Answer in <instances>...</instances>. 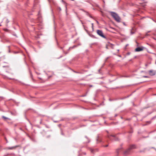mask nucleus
<instances>
[{
	"mask_svg": "<svg viewBox=\"0 0 156 156\" xmlns=\"http://www.w3.org/2000/svg\"><path fill=\"white\" fill-rule=\"evenodd\" d=\"M121 150L120 148H119L116 150V152L117 153H118L119 152V151Z\"/></svg>",
	"mask_w": 156,
	"mask_h": 156,
	"instance_id": "ddd939ff",
	"label": "nucleus"
},
{
	"mask_svg": "<svg viewBox=\"0 0 156 156\" xmlns=\"http://www.w3.org/2000/svg\"><path fill=\"white\" fill-rule=\"evenodd\" d=\"M59 9L60 10H61V9L60 8H59Z\"/></svg>",
	"mask_w": 156,
	"mask_h": 156,
	"instance_id": "4be33fe9",
	"label": "nucleus"
},
{
	"mask_svg": "<svg viewBox=\"0 0 156 156\" xmlns=\"http://www.w3.org/2000/svg\"><path fill=\"white\" fill-rule=\"evenodd\" d=\"M83 154H84V155H86V153L85 152H83Z\"/></svg>",
	"mask_w": 156,
	"mask_h": 156,
	"instance_id": "6ab92c4d",
	"label": "nucleus"
},
{
	"mask_svg": "<svg viewBox=\"0 0 156 156\" xmlns=\"http://www.w3.org/2000/svg\"><path fill=\"white\" fill-rule=\"evenodd\" d=\"M100 70H101V69H100L98 71H99V73L100 72Z\"/></svg>",
	"mask_w": 156,
	"mask_h": 156,
	"instance_id": "aec40b11",
	"label": "nucleus"
},
{
	"mask_svg": "<svg viewBox=\"0 0 156 156\" xmlns=\"http://www.w3.org/2000/svg\"><path fill=\"white\" fill-rule=\"evenodd\" d=\"M108 138L109 140L112 141L118 140V138L114 135H108Z\"/></svg>",
	"mask_w": 156,
	"mask_h": 156,
	"instance_id": "20e7f679",
	"label": "nucleus"
},
{
	"mask_svg": "<svg viewBox=\"0 0 156 156\" xmlns=\"http://www.w3.org/2000/svg\"><path fill=\"white\" fill-rule=\"evenodd\" d=\"M2 118L5 120H6V119H8V118L4 116H2Z\"/></svg>",
	"mask_w": 156,
	"mask_h": 156,
	"instance_id": "4468645a",
	"label": "nucleus"
},
{
	"mask_svg": "<svg viewBox=\"0 0 156 156\" xmlns=\"http://www.w3.org/2000/svg\"><path fill=\"white\" fill-rule=\"evenodd\" d=\"M131 34H134V33L132 32H131Z\"/></svg>",
	"mask_w": 156,
	"mask_h": 156,
	"instance_id": "412c9836",
	"label": "nucleus"
},
{
	"mask_svg": "<svg viewBox=\"0 0 156 156\" xmlns=\"http://www.w3.org/2000/svg\"><path fill=\"white\" fill-rule=\"evenodd\" d=\"M155 150L156 151V149H155Z\"/></svg>",
	"mask_w": 156,
	"mask_h": 156,
	"instance_id": "7c9ffc66",
	"label": "nucleus"
},
{
	"mask_svg": "<svg viewBox=\"0 0 156 156\" xmlns=\"http://www.w3.org/2000/svg\"><path fill=\"white\" fill-rule=\"evenodd\" d=\"M90 150L92 153H94L95 152L97 151H98V149H94L92 148H90Z\"/></svg>",
	"mask_w": 156,
	"mask_h": 156,
	"instance_id": "6e6552de",
	"label": "nucleus"
},
{
	"mask_svg": "<svg viewBox=\"0 0 156 156\" xmlns=\"http://www.w3.org/2000/svg\"><path fill=\"white\" fill-rule=\"evenodd\" d=\"M149 74L151 76L155 75L156 74V71L151 70L148 71Z\"/></svg>",
	"mask_w": 156,
	"mask_h": 156,
	"instance_id": "39448f33",
	"label": "nucleus"
},
{
	"mask_svg": "<svg viewBox=\"0 0 156 156\" xmlns=\"http://www.w3.org/2000/svg\"><path fill=\"white\" fill-rule=\"evenodd\" d=\"M30 77L31 78V79L33 80V75L31 73L30 71Z\"/></svg>",
	"mask_w": 156,
	"mask_h": 156,
	"instance_id": "9b49d317",
	"label": "nucleus"
},
{
	"mask_svg": "<svg viewBox=\"0 0 156 156\" xmlns=\"http://www.w3.org/2000/svg\"><path fill=\"white\" fill-rule=\"evenodd\" d=\"M76 46H74L72 47H70L69 48V49L68 50V51H67V52H65V51H64L63 52L64 53V54H65L66 55L67 54H68L69 52V51H70V50L71 49H73V48H74L75 47H76Z\"/></svg>",
	"mask_w": 156,
	"mask_h": 156,
	"instance_id": "0eeeda50",
	"label": "nucleus"
},
{
	"mask_svg": "<svg viewBox=\"0 0 156 156\" xmlns=\"http://www.w3.org/2000/svg\"><path fill=\"white\" fill-rule=\"evenodd\" d=\"M20 129L21 130H22L21 128H20Z\"/></svg>",
	"mask_w": 156,
	"mask_h": 156,
	"instance_id": "a878e982",
	"label": "nucleus"
},
{
	"mask_svg": "<svg viewBox=\"0 0 156 156\" xmlns=\"http://www.w3.org/2000/svg\"><path fill=\"white\" fill-rule=\"evenodd\" d=\"M136 147V146L135 145H130L129 147L124 152V154L126 155L130 153V151L132 149L135 148Z\"/></svg>",
	"mask_w": 156,
	"mask_h": 156,
	"instance_id": "f03ea898",
	"label": "nucleus"
},
{
	"mask_svg": "<svg viewBox=\"0 0 156 156\" xmlns=\"http://www.w3.org/2000/svg\"><path fill=\"white\" fill-rule=\"evenodd\" d=\"M17 146H16L15 147H7V149H8L11 150L15 149L16 147H17Z\"/></svg>",
	"mask_w": 156,
	"mask_h": 156,
	"instance_id": "1a4fd4ad",
	"label": "nucleus"
},
{
	"mask_svg": "<svg viewBox=\"0 0 156 156\" xmlns=\"http://www.w3.org/2000/svg\"><path fill=\"white\" fill-rule=\"evenodd\" d=\"M155 64H156V60H155Z\"/></svg>",
	"mask_w": 156,
	"mask_h": 156,
	"instance_id": "c85d7f7f",
	"label": "nucleus"
},
{
	"mask_svg": "<svg viewBox=\"0 0 156 156\" xmlns=\"http://www.w3.org/2000/svg\"><path fill=\"white\" fill-rule=\"evenodd\" d=\"M108 146V144H107V145H105V146L103 145V147H107Z\"/></svg>",
	"mask_w": 156,
	"mask_h": 156,
	"instance_id": "a211bd4d",
	"label": "nucleus"
},
{
	"mask_svg": "<svg viewBox=\"0 0 156 156\" xmlns=\"http://www.w3.org/2000/svg\"><path fill=\"white\" fill-rule=\"evenodd\" d=\"M150 32V31H148V32H147L146 34H145V36H149V34H148V33Z\"/></svg>",
	"mask_w": 156,
	"mask_h": 156,
	"instance_id": "2eb2a0df",
	"label": "nucleus"
},
{
	"mask_svg": "<svg viewBox=\"0 0 156 156\" xmlns=\"http://www.w3.org/2000/svg\"><path fill=\"white\" fill-rule=\"evenodd\" d=\"M151 148H154V147H152Z\"/></svg>",
	"mask_w": 156,
	"mask_h": 156,
	"instance_id": "cd10ccee",
	"label": "nucleus"
},
{
	"mask_svg": "<svg viewBox=\"0 0 156 156\" xmlns=\"http://www.w3.org/2000/svg\"><path fill=\"white\" fill-rule=\"evenodd\" d=\"M41 122H42V120H41V122H40V123H41Z\"/></svg>",
	"mask_w": 156,
	"mask_h": 156,
	"instance_id": "b1692460",
	"label": "nucleus"
},
{
	"mask_svg": "<svg viewBox=\"0 0 156 156\" xmlns=\"http://www.w3.org/2000/svg\"><path fill=\"white\" fill-rule=\"evenodd\" d=\"M143 77L144 78H149V76H143Z\"/></svg>",
	"mask_w": 156,
	"mask_h": 156,
	"instance_id": "f3484780",
	"label": "nucleus"
},
{
	"mask_svg": "<svg viewBox=\"0 0 156 156\" xmlns=\"http://www.w3.org/2000/svg\"><path fill=\"white\" fill-rule=\"evenodd\" d=\"M74 72L75 73H77V72H75V71H74Z\"/></svg>",
	"mask_w": 156,
	"mask_h": 156,
	"instance_id": "393cba45",
	"label": "nucleus"
},
{
	"mask_svg": "<svg viewBox=\"0 0 156 156\" xmlns=\"http://www.w3.org/2000/svg\"><path fill=\"white\" fill-rule=\"evenodd\" d=\"M144 48L143 47H139L138 48H137L135 49V51L136 52H138L142 51L143 50Z\"/></svg>",
	"mask_w": 156,
	"mask_h": 156,
	"instance_id": "423d86ee",
	"label": "nucleus"
},
{
	"mask_svg": "<svg viewBox=\"0 0 156 156\" xmlns=\"http://www.w3.org/2000/svg\"><path fill=\"white\" fill-rule=\"evenodd\" d=\"M110 13L116 21L118 22H119L120 21V18L117 13L113 12H110Z\"/></svg>",
	"mask_w": 156,
	"mask_h": 156,
	"instance_id": "f257e3e1",
	"label": "nucleus"
},
{
	"mask_svg": "<svg viewBox=\"0 0 156 156\" xmlns=\"http://www.w3.org/2000/svg\"><path fill=\"white\" fill-rule=\"evenodd\" d=\"M28 136L30 139H31L33 141H35V140L34 137H31V136Z\"/></svg>",
	"mask_w": 156,
	"mask_h": 156,
	"instance_id": "9d476101",
	"label": "nucleus"
},
{
	"mask_svg": "<svg viewBox=\"0 0 156 156\" xmlns=\"http://www.w3.org/2000/svg\"><path fill=\"white\" fill-rule=\"evenodd\" d=\"M97 140L98 142H100L101 141V139L99 137H98V138L97 139Z\"/></svg>",
	"mask_w": 156,
	"mask_h": 156,
	"instance_id": "f8f14e48",
	"label": "nucleus"
},
{
	"mask_svg": "<svg viewBox=\"0 0 156 156\" xmlns=\"http://www.w3.org/2000/svg\"><path fill=\"white\" fill-rule=\"evenodd\" d=\"M97 23H98V21H97Z\"/></svg>",
	"mask_w": 156,
	"mask_h": 156,
	"instance_id": "bb28decb",
	"label": "nucleus"
},
{
	"mask_svg": "<svg viewBox=\"0 0 156 156\" xmlns=\"http://www.w3.org/2000/svg\"><path fill=\"white\" fill-rule=\"evenodd\" d=\"M96 6H97V7H98V5H96Z\"/></svg>",
	"mask_w": 156,
	"mask_h": 156,
	"instance_id": "5701e85b",
	"label": "nucleus"
},
{
	"mask_svg": "<svg viewBox=\"0 0 156 156\" xmlns=\"http://www.w3.org/2000/svg\"><path fill=\"white\" fill-rule=\"evenodd\" d=\"M96 32L98 35L103 38H105L106 37L103 34V33L101 30H97Z\"/></svg>",
	"mask_w": 156,
	"mask_h": 156,
	"instance_id": "7ed1b4c3",
	"label": "nucleus"
},
{
	"mask_svg": "<svg viewBox=\"0 0 156 156\" xmlns=\"http://www.w3.org/2000/svg\"><path fill=\"white\" fill-rule=\"evenodd\" d=\"M91 25H92V28L93 29H94V23H91Z\"/></svg>",
	"mask_w": 156,
	"mask_h": 156,
	"instance_id": "dca6fc26",
	"label": "nucleus"
},
{
	"mask_svg": "<svg viewBox=\"0 0 156 156\" xmlns=\"http://www.w3.org/2000/svg\"><path fill=\"white\" fill-rule=\"evenodd\" d=\"M103 2H104V3H105V2L104 1H103Z\"/></svg>",
	"mask_w": 156,
	"mask_h": 156,
	"instance_id": "c756f323",
	"label": "nucleus"
}]
</instances>
